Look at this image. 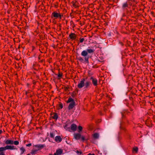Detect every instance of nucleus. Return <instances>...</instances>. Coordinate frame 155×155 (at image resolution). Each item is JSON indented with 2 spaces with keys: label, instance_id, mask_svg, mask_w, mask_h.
Listing matches in <instances>:
<instances>
[{
  "label": "nucleus",
  "instance_id": "obj_1",
  "mask_svg": "<svg viewBox=\"0 0 155 155\" xmlns=\"http://www.w3.org/2000/svg\"><path fill=\"white\" fill-rule=\"evenodd\" d=\"M71 103L69 104L68 109V110L72 109L75 105V103L74 99L71 97H69L67 101V103Z\"/></svg>",
  "mask_w": 155,
  "mask_h": 155
},
{
  "label": "nucleus",
  "instance_id": "obj_2",
  "mask_svg": "<svg viewBox=\"0 0 155 155\" xmlns=\"http://www.w3.org/2000/svg\"><path fill=\"white\" fill-rule=\"evenodd\" d=\"M88 52L87 50L83 51L81 53V55L82 56L84 57V61L86 63H88V58L89 57H86L88 55Z\"/></svg>",
  "mask_w": 155,
  "mask_h": 155
},
{
  "label": "nucleus",
  "instance_id": "obj_3",
  "mask_svg": "<svg viewBox=\"0 0 155 155\" xmlns=\"http://www.w3.org/2000/svg\"><path fill=\"white\" fill-rule=\"evenodd\" d=\"M63 15H61L59 13H58L57 12H54L52 13L51 15V18H59L60 19H61V17Z\"/></svg>",
  "mask_w": 155,
  "mask_h": 155
},
{
  "label": "nucleus",
  "instance_id": "obj_4",
  "mask_svg": "<svg viewBox=\"0 0 155 155\" xmlns=\"http://www.w3.org/2000/svg\"><path fill=\"white\" fill-rule=\"evenodd\" d=\"M84 82L85 79H83L80 81L78 85V87L79 88L81 89L84 86Z\"/></svg>",
  "mask_w": 155,
  "mask_h": 155
},
{
  "label": "nucleus",
  "instance_id": "obj_5",
  "mask_svg": "<svg viewBox=\"0 0 155 155\" xmlns=\"http://www.w3.org/2000/svg\"><path fill=\"white\" fill-rule=\"evenodd\" d=\"M91 80L92 81V82L94 86H97V81L96 78H94L93 77L91 78Z\"/></svg>",
  "mask_w": 155,
  "mask_h": 155
},
{
  "label": "nucleus",
  "instance_id": "obj_6",
  "mask_svg": "<svg viewBox=\"0 0 155 155\" xmlns=\"http://www.w3.org/2000/svg\"><path fill=\"white\" fill-rule=\"evenodd\" d=\"M63 150L61 149H58L56 150V152L55 153L54 155H60L63 153Z\"/></svg>",
  "mask_w": 155,
  "mask_h": 155
},
{
  "label": "nucleus",
  "instance_id": "obj_7",
  "mask_svg": "<svg viewBox=\"0 0 155 155\" xmlns=\"http://www.w3.org/2000/svg\"><path fill=\"white\" fill-rule=\"evenodd\" d=\"M69 37L71 39L74 40L76 38V35L74 33H71L70 34Z\"/></svg>",
  "mask_w": 155,
  "mask_h": 155
},
{
  "label": "nucleus",
  "instance_id": "obj_8",
  "mask_svg": "<svg viewBox=\"0 0 155 155\" xmlns=\"http://www.w3.org/2000/svg\"><path fill=\"white\" fill-rule=\"evenodd\" d=\"M81 137V134L79 133L75 134H74V138L77 140L80 139Z\"/></svg>",
  "mask_w": 155,
  "mask_h": 155
},
{
  "label": "nucleus",
  "instance_id": "obj_9",
  "mask_svg": "<svg viewBox=\"0 0 155 155\" xmlns=\"http://www.w3.org/2000/svg\"><path fill=\"white\" fill-rule=\"evenodd\" d=\"M77 126L75 124H73L71 125V128L72 130L74 131L76 130L77 129Z\"/></svg>",
  "mask_w": 155,
  "mask_h": 155
},
{
  "label": "nucleus",
  "instance_id": "obj_10",
  "mask_svg": "<svg viewBox=\"0 0 155 155\" xmlns=\"http://www.w3.org/2000/svg\"><path fill=\"white\" fill-rule=\"evenodd\" d=\"M55 140L57 142H60L62 141V138L60 136H57L55 137Z\"/></svg>",
  "mask_w": 155,
  "mask_h": 155
},
{
  "label": "nucleus",
  "instance_id": "obj_11",
  "mask_svg": "<svg viewBox=\"0 0 155 155\" xmlns=\"http://www.w3.org/2000/svg\"><path fill=\"white\" fill-rule=\"evenodd\" d=\"M5 147L6 150H13L15 149L14 146L11 145H7Z\"/></svg>",
  "mask_w": 155,
  "mask_h": 155
},
{
  "label": "nucleus",
  "instance_id": "obj_12",
  "mask_svg": "<svg viewBox=\"0 0 155 155\" xmlns=\"http://www.w3.org/2000/svg\"><path fill=\"white\" fill-rule=\"evenodd\" d=\"M5 143L7 145L12 144L14 143V141L11 140H8L5 141Z\"/></svg>",
  "mask_w": 155,
  "mask_h": 155
},
{
  "label": "nucleus",
  "instance_id": "obj_13",
  "mask_svg": "<svg viewBox=\"0 0 155 155\" xmlns=\"http://www.w3.org/2000/svg\"><path fill=\"white\" fill-rule=\"evenodd\" d=\"M91 84V82L89 81H87L84 83L85 88H88Z\"/></svg>",
  "mask_w": 155,
  "mask_h": 155
},
{
  "label": "nucleus",
  "instance_id": "obj_14",
  "mask_svg": "<svg viewBox=\"0 0 155 155\" xmlns=\"http://www.w3.org/2000/svg\"><path fill=\"white\" fill-rule=\"evenodd\" d=\"M35 147H37L38 149V150H39L45 147V146L44 145L41 144L36 145L35 146Z\"/></svg>",
  "mask_w": 155,
  "mask_h": 155
},
{
  "label": "nucleus",
  "instance_id": "obj_15",
  "mask_svg": "<svg viewBox=\"0 0 155 155\" xmlns=\"http://www.w3.org/2000/svg\"><path fill=\"white\" fill-rule=\"evenodd\" d=\"M87 51L88 52V53L91 54V53H93L94 52L95 50L93 49H87Z\"/></svg>",
  "mask_w": 155,
  "mask_h": 155
},
{
  "label": "nucleus",
  "instance_id": "obj_16",
  "mask_svg": "<svg viewBox=\"0 0 155 155\" xmlns=\"http://www.w3.org/2000/svg\"><path fill=\"white\" fill-rule=\"evenodd\" d=\"M93 137L95 139H97L99 137V134L98 133H95L93 134Z\"/></svg>",
  "mask_w": 155,
  "mask_h": 155
},
{
  "label": "nucleus",
  "instance_id": "obj_17",
  "mask_svg": "<svg viewBox=\"0 0 155 155\" xmlns=\"http://www.w3.org/2000/svg\"><path fill=\"white\" fill-rule=\"evenodd\" d=\"M53 116L52 117L53 119L57 120L58 118V115L57 113H54L53 114Z\"/></svg>",
  "mask_w": 155,
  "mask_h": 155
},
{
  "label": "nucleus",
  "instance_id": "obj_18",
  "mask_svg": "<svg viewBox=\"0 0 155 155\" xmlns=\"http://www.w3.org/2000/svg\"><path fill=\"white\" fill-rule=\"evenodd\" d=\"M128 7V5L127 2H125L122 5V8L123 9H124L126 8H127Z\"/></svg>",
  "mask_w": 155,
  "mask_h": 155
},
{
  "label": "nucleus",
  "instance_id": "obj_19",
  "mask_svg": "<svg viewBox=\"0 0 155 155\" xmlns=\"http://www.w3.org/2000/svg\"><path fill=\"white\" fill-rule=\"evenodd\" d=\"M38 150H32L31 152V153L32 154H35L37 153Z\"/></svg>",
  "mask_w": 155,
  "mask_h": 155
},
{
  "label": "nucleus",
  "instance_id": "obj_20",
  "mask_svg": "<svg viewBox=\"0 0 155 155\" xmlns=\"http://www.w3.org/2000/svg\"><path fill=\"white\" fill-rule=\"evenodd\" d=\"M63 76V74L62 73H60L59 72V73L58 74V79H59L61 78Z\"/></svg>",
  "mask_w": 155,
  "mask_h": 155
},
{
  "label": "nucleus",
  "instance_id": "obj_21",
  "mask_svg": "<svg viewBox=\"0 0 155 155\" xmlns=\"http://www.w3.org/2000/svg\"><path fill=\"white\" fill-rule=\"evenodd\" d=\"M5 147H0V152H3V151L5 150Z\"/></svg>",
  "mask_w": 155,
  "mask_h": 155
},
{
  "label": "nucleus",
  "instance_id": "obj_22",
  "mask_svg": "<svg viewBox=\"0 0 155 155\" xmlns=\"http://www.w3.org/2000/svg\"><path fill=\"white\" fill-rule=\"evenodd\" d=\"M20 149L22 152L21 153V154H23L25 150V149L23 147H22Z\"/></svg>",
  "mask_w": 155,
  "mask_h": 155
},
{
  "label": "nucleus",
  "instance_id": "obj_23",
  "mask_svg": "<svg viewBox=\"0 0 155 155\" xmlns=\"http://www.w3.org/2000/svg\"><path fill=\"white\" fill-rule=\"evenodd\" d=\"M78 129L79 130V132H80V131H81L82 130V127L81 126H79L78 127Z\"/></svg>",
  "mask_w": 155,
  "mask_h": 155
},
{
  "label": "nucleus",
  "instance_id": "obj_24",
  "mask_svg": "<svg viewBox=\"0 0 155 155\" xmlns=\"http://www.w3.org/2000/svg\"><path fill=\"white\" fill-rule=\"evenodd\" d=\"M59 107H60V108L61 109H62L63 107V105L61 103H60L59 105Z\"/></svg>",
  "mask_w": 155,
  "mask_h": 155
},
{
  "label": "nucleus",
  "instance_id": "obj_25",
  "mask_svg": "<svg viewBox=\"0 0 155 155\" xmlns=\"http://www.w3.org/2000/svg\"><path fill=\"white\" fill-rule=\"evenodd\" d=\"M78 60L80 61L81 62H82L83 61H84V60L81 57H79L78 58Z\"/></svg>",
  "mask_w": 155,
  "mask_h": 155
},
{
  "label": "nucleus",
  "instance_id": "obj_26",
  "mask_svg": "<svg viewBox=\"0 0 155 155\" xmlns=\"http://www.w3.org/2000/svg\"><path fill=\"white\" fill-rule=\"evenodd\" d=\"M14 143L15 145H17L19 144V142L18 141H15L14 142Z\"/></svg>",
  "mask_w": 155,
  "mask_h": 155
},
{
  "label": "nucleus",
  "instance_id": "obj_27",
  "mask_svg": "<svg viewBox=\"0 0 155 155\" xmlns=\"http://www.w3.org/2000/svg\"><path fill=\"white\" fill-rule=\"evenodd\" d=\"M84 38H80V43H82L84 41Z\"/></svg>",
  "mask_w": 155,
  "mask_h": 155
},
{
  "label": "nucleus",
  "instance_id": "obj_28",
  "mask_svg": "<svg viewBox=\"0 0 155 155\" xmlns=\"http://www.w3.org/2000/svg\"><path fill=\"white\" fill-rule=\"evenodd\" d=\"M50 137H51V138H54V134H53V133H50Z\"/></svg>",
  "mask_w": 155,
  "mask_h": 155
},
{
  "label": "nucleus",
  "instance_id": "obj_29",
  "mask_svg": "<svg viewBox=\"0 0 155 155\" xmlns=\"http://www.w3.org/2000/svg\"><path fill=\"white\" fill-rule=\"evenodd\" d=\"M133 150L134 151H136V152H137L138 151V148L137 147H136L135 148H134L133 149Z\"/></svg>",
  "mask_w": 155,
  "mask_h": 155
},
{
  "label": "nucleus",
  "instance_id": "obj_30",
  "mask_svg": "<svg viewBox=\"0 0 155 155\" xmlns=\"http://www.w3.org/2000/svg\"><path fill=\"white\" fill-rule=\"evenodd\" d=\"M76 153L78 154H79L80 155L81 154H82V152L81 151H79L78 150H77Z\"/></svg>",
  "mask_w": 155,
  "mask_h": 155
},
{
  "label": "nucleus",
  "instance_id": "obj_31",
  "mask_svg": "<svg viewBox=\"0 0 155 155\" xmlns=\"http://www.w3.org/2000/svg\"><path fill=\"white\" fill-rule=\"evenodd\" d=\"M26 146L27 147H30L31 146V143H29V144H28L26 145Z\"/></svg>",
  "mask_w": 155,
  "mask_h": 155
},
{
  "label": "nucleus",
  "instance_id": "obj_32",
  "mask_svg": "<svg viewBox=\"0 0 155 155\" xmlns=\"http://www.w3.org/2000/svg\"><path fill=\"white\" fill-rule=\"evenodd\" d=\"M81 139L82 140L84 141L85 140V138L84 137L82 136V137H81Z\"/></svg>",
  "mask_w": 155,
  "mask_h": 155
},
{
  "label": "nucleus",
  "instance_id": "obj_33",
  "mask_svg": "<svg viewBox=\"0 0 155 155\" xmlns=\"http://www.w3.org/2000/svg\"><path fill=\"white\" fill-rule=\"evenodd\" d=\"M68 87H64V90L65 91H67L68 90Z\"/></svg>",
  "mask_w": 155,
  "mask_h": 155
},
{
  "label": "nucleus",
  "instance_id": "obj_34",
  "mask_svg": "<svg viewBox=\"0 0 155 155\" xmlns=\"http://www.w3.org/2000/svg\"><path fill=\"white\" fill-rule=\"evenodd\" d=\"M0 155H5V153L3 152H0Z\"/></svg>",
  "mask_w": 155,
  "mask_h": 155
},
{
  "label": "nucleus",
  "instance_id": "obj_35",
  "mask_svg": "<svg viewBox=\"0 0 155 155\" xmlns=\"http://www.w3.org/2000/svg\"><path fill=\"white\" fill-rule=\"evenodd\" d=\"M120 44L121 45V46H123V45H124V44H123L122 42H120Z\"/></svg>",
  "mask_w": 155,
  "mask_h": 155
},
{
  "label": "nucleus",
  "instance_id": "obj_36",
  "mask_svg": "<svg viewBox=\"0 0 155 155\" xmlns=\"http://www.w3.org/2000/svg\"><path fill=\"white\" fill-rule=\"evenodd\" d=\"M88 155H95L93 153L92 154H91V153H89L88 154Z\"/></svg>",
  "mask_w": 155,
  "mask_h": 155
},
{
  "label": "nucleus",
  "instance_id": "obj_37",
  "mask_svg": "<svg viewBox=\"0 0 155 155\" xmlns=\"http://www.w3.org/2000/svg\"><path fill=\"white\" fill-rule=\"evenodd\" d=\"M72 96L74 97V94L73 93H72Z\"/></svg>",
  "mask_w": 155,
  "mask_h": 155
},
{
  "label": "nucleus",
  "instance_id": "obj_38",
  "mask_svg": "<svg viewBox=\"0 0 155 155\" xmlns=\"http://www.w3.org/2000/svg\"><path fill=\"white\" fill-rule=\"evenodd\" d=\"M2 132V131L1 130H0V134H1Z\"/></svg>",
  "mask_w": 155,
  "mask_h": 155
},
{
  "label": "nucleus",
  "instance_id": "obj_39",
  "mask_svg": "<svg viewBox=\"0 0 155 155\" xmlns=\"http://www.w3.org/2000/svg\"><path fill=\"white\" fill-rule=\"evenodd\" d=\"M18 48H19V45H18Z\"/></svg>",
  "mask_w": 155,
  "mask_h": 155
},
{
  "label": "nucleus",
  "instance_id": "obj_40",
  "mask_svg": "<svg viewBox=\"0 0 155 155\" xmlns=\"http://www.w3.org/2000/svg\"><path fill=\"white\" fill-rule=\"evenodd\" d=\"M49 155H53L52 153H50Z\"/></svg>",
  "mask_w": 155,
  "mask_h": 155
},
{
  "label": "nucleus",
  "instance_id": "obj_41",
  "mask_svg": "<svg viewBox=\"0 0 155 155\" xmlns=\"http://www.w3.org/2000/svg\"><path fill=\"white\" fill-rule=\"evenodd\" d=\"M22 38H24V37H23V36H22Z\"/></svg>",
  "mask_w": 155,
  "mask_h": 155
},
{
  "label": "nucleus",
  "instance_id": "obj_42",
  "mask_svg": "<svg viewBox=\"0 0 155 155\" xmlns=\"http://www.w3.org/2000/svg\"><path fill=\"white\" fill-rule=\"evenodd\" d=\"M27 155H30V154H28Z\"/></svg>",
  "mask_w": 155,
  "mask_h": 155
}]
</instances>
